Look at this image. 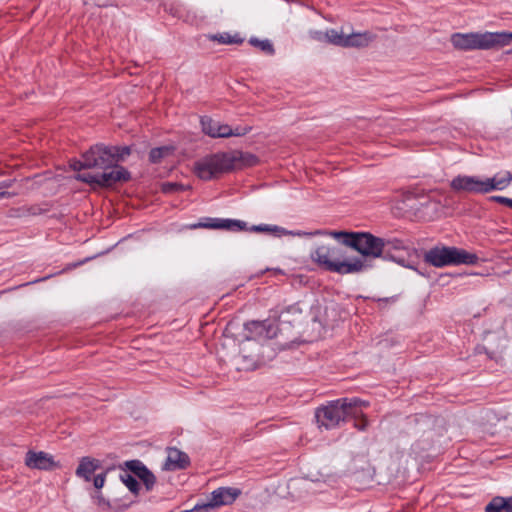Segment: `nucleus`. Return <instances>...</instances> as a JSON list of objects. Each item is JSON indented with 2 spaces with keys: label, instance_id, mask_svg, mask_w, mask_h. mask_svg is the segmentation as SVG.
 <instances>
[{
  "label": "nucleus",
  "instance_id": "f257e3e1",
  "mask_svg": "<svg viewBox=\"0 0 512 512\" xmlns=\"http://www.w3.org/2000/svg\"><path fill=\"white\" fill-rule=\"evenodd\" d=\"M70 167L75 171L98 169L102 172H83L76 179L94 187H111L130 179V173L122 166L114 165V158L109 146L96 144L82 155V160H72Z\"/></svg>",
  "mask_w": 512,
  "mask_h": 512
},
{
  "label": "nucleus",
  "instance_id": "f03ea898",
  "mask_svg": "<svg viewBox=\"0 0 512 512\" xmlns=\"http://www.w3.org/2000/svg\"><path fill=\"white\" fill-rule=\"evenodd\" d=\"M311 260L320 268L338 274L361 272L362 263L350 260L346 249L335 243H321L310 253Z\"/></svg>",
  "mask_w": 512,
  "mask_h": 512
},
{
  "label": "nucleus",
  "instance_id": "7ed1b4c3",
  "mask_svg": "<svg viewBox=\"0 0 512 512\" xmlns=\"http://www.w3.org/2000/svg\"><path fill=\"white\" fill-rule=\"evenodd\" d=\"M334 238L343 237V243L356 250L360 256L350 257L362 263L361 272L372 267V261L382 256L385 251V240L369 232H330Z\"/></svg>",
  "mask_w": 512,
  "mask_h": 512
},
{
  "label": "nucleus",
  "instance_id": "20e7f679",
  "mask_svg": "<svg viewBox=\"0 0 512 512\" xmlns=\"http://www.w3.org/2000/svg\"><path fill=\"white\" fill-rule=\"evenodd\" d=\"M362 406L368 403L359 398H341L318 407L315 418L319 428L326 430L339 427L348 417H355L361 413Z\"/></svg>",
  "mask_w": 512,
  "mask_h": 512
},
{
  "label": "nucleus",
  "instance_id": "39448f33",
  "mask_svg": "<svg viewBox=\"0 0 512 512\" xmlns=\"http://www.w3.org/2000/svg\"><path fill=\"white\" fill-rule=\"evenodd\" d=\"M512 40V33L486 32V33H455L451 36V43L459 50L490 49L508 45Z\"/></svg>",
  "mask_w": 512,
  "mask_h": 512
},
{
  "label": "nucleus",
  "instance_id": "423d86ee",
  "mask_svg": "<svg viewBox=\"0 0 512 512\" xmlns=\"http://www.w3.org/2000/svg\"><path fill=\"white\" fill-rule=\"evenodd\" d=\"M424 260L426 263L440 268L449 265H473L478 262L479 258L476 254L461 248L436 246L425 253Z\"/></svg>",
  "mask_w": 512,
  "mask_h": 512
},
{
  "label": "nucleus",
  "instance_id": "0eeeda50",
  "mask_svg": "<svg viewBox=\"0 0 512 512\" xmlns=\"http://www.w3.org/2000/svg\"><path fill=\"white\" fill-rule=\"evenodd\" d=\"M236 158L229 153L208 155L195 162L193 171L202 180H210L219 173L233 169Z\"/></svg>",
  "mask_w": 512,
  "mask_h": 512
},
{
  "label": "nucleus",
  "instance_id": "6e6552de",
  "mask_svg": "<svg viewBox=\"0 0 512 512\" xmlns=\"http://www.w3.org/2000/svg\"><path fill=\"white\" fill-rule=\"evenodd\" d=\"M241 494V491L237 488L232 487H220L216 490H214L207 503H204L202 505H196L193 508V511L195 512H207L211 509L223 506V505H230L232 504L238 496Z\"/></svg>",
  "mask_w": 512,
  "mask_h": 512
},
{
  "label": "nucleus",
  "instance_id": "1a4fd4ad",
  "mask_svg": "<svg viewBox=\"0 0 512 512\" xmlns=\"http://www.w3.org/2000/svg\"><path fill=\"white\" fill-rule=\"evenodd\" d=\"M247 340H267L277 335L278 327L270 320L251 321L245 324Z\"/></svg>",
  "mask_w": 512,
  "mask_h": 512
},
{
  "label": "nucleus",
  "instance_id": "9d476101",
  "mask_svg": "<svg viewBox=\"0 0 512 512\" xmlns=\"http://www.w3.org/2000/svg\"><path fill=\"white\" fill-rule=\"evenodd\" d=\"M192 228H211L228 231H242L247 229V224L241 220L208 218L205 222L194 224Z\"/></svg>",
  "mask_w": 512,
  "mask_h": 512
},
{
  "label": "nucleus",
  "instance_id": "9b49d317",
  "mask_svg": "<svg viewBox=\"0 0 512 512\" xmlns=\"http://www.w3.org/2000/svg\"><path fill=\"white\" fill-rule=\"evenodd\" d=\"M166 452H167V457L163 464L164 470H167V471L181 470V469H185L189 465L190 459H189V456L185 452H183L175 447L167 448Z\"/></svg>",
  "mask_w": 512,
  "mask_h": 512
},
{
  "label": "nucleus",
  "instance_id": "f8f14e48",
  "mask_svg": "<svg viewBox=\"0 0 512 512\" xmlns=\"http://www.w3.org/2000/svg\"><path fill=\"white\" fill-rule=\"evenodd\" d=\"M25 464L31 469L49 470L56 466L54 459L43 451H28L25 457Z\"/></svg>",
  "mask_w": 512,
  "mask_h": 512
},
{
  "label": "nucleus",
  "instance_id": "ddd939ff",
  "mask_svg": "<svg viewBox=\"0 0 512 512\" xmlns=\"http://www.w3.org/2000/svg\"><path fill=\"white\" fill-rule=\"evenodd\" d=\"M100 467V461L91 457L81 458L79 465L76 469V475L83 478L85 481H90L92 475Z\"/></svg>",
  "mask_w": 512,
  "mask_h": 512
},
{
  "label": "nucleus",
  "instance_id": "4468645a",
  "mask_svg": "<svg viewBox=\"0 0 512 512\" xmlns=\"http://www.w3.org/2000/svg\"><path fill=\"white\" fill-rule=\"evenodd\" d=\"M488 193L495 190H504L512 182V174L509 171L497 173L493 177L485 178Z\"/></svg>",
  "mask_w": 512,
  "mask_h": 512
},
{
  "label": "nucleus",
  "instance_id": "2eb2a0df",
  "mask_svg": "<svg viewBox=\"0 0 512 512\" xmlns=\"http://www.w3.org/2000/svg\"><path fill=\"white\" fill-rule=\"evenodd\" d=\"M376 36L370 31L352 32L348 34L347 48H365L369 46Z\"/></svg>",
  "mask_w": 512,
  "mask_h": 512
},
{
  "label": "nucleus",
  "instance_id": "dca6fc26",
  "mask_svg": "<svg viewBox=\"0 0 512 512\" xmlns=\"http://www.w3.org/2000/svg\"><path fill=\"white\" fill-rule=\"evenodd\" d=\"M251 131L250 126H238L231 128L228 124L221 123L217 126V133L215 138H228V137H240L248 134Z\"/></svg>",
  "mask_w": 512,
  "mask_h": 512
},
{
  "label": "nucleus",
  "instance_id": "f3484780",
  "mask_svg": "<svg viewBox=\"0 0 512 512\" xmlns=\"http://www.w3.org/2000/svg\"><path fill=\"white\" fill-rule=\"evenodd\" d=\"M485 512H512V496H496L486 505Z\"/></svg>",
  "mask_w": 512,
  "mask_h": 512
},
{
  "label": "nucleus",
  "instance_id": "a211bd4d",
  "mask_svg": "<svg viewBox=\"0 0 512 512\" xmlns=\"http://www.w3.org/2000/svg\"><path fill=\"white\" fill-rule=\"evenodd\" d=\"M324 38L329 44L347 48L348 34H345L342 30L329 29L325 31Z\"/></svg>",
  "mask_w": 512,
  "mask_h": 512
},
{
  "label": "nucleus",
  "instance_id": "6ab92c4d",
  "mask_svg": "<svg viewBox=\"0 0 512 512\" xmlns=\"http://www.w3.org/2000/svg\"><path fill=\"white\" fill-rule=\"evenodd\" d=\"M450 186L454 191L471 193V176L459 175L452 179Z\"/></svg>",
  "mask_w": 512,
  "mask_h": 512
},
{
  "label": "nucleus",
  "instance_id": "aec40b11",
  "mask_svg": "<svg viewBox=\"0 0 512 512\" xmlns=\"http://www.w3.org/2000/svg\"><path fill=\"white\" fill-rule=\"evenodd\" d=\"M174 152L173 146H162L154 148L149 153V159L152 163H159L163 158L172 155Z\"/></svg>",
  "mask_w": 512,
  "mask_h": 512
},
{
  "label": "nucleus",
  "instance_id": "412c9836",
  "mask_svg": "<svg viewBox=\"0 0 512 512\" xmlns=\"http://www.w3.org/2000/svg\"><path fill=\"white\" fill-rule=\"evenodd\" d=\"M210 39L225 45L243 43V39L238 34L220 33L210 36Z\"/></svg>",
  "mask_w": 512,
  "mask_h": 512
},
{
  "label": "nucleus",
  "instance_id": "4be33fe9",
  "mask_svg": "<svg viewBox=\"0 0 512 512\" xmlns=\"http://www.w3.org/2000/svg\"><path fill=\"white\" fill-rule=\"evenodd\" d=\"M200 123H201L202 131L206 135H208L212 138H215V135L217 133V126H219L220 122L213 120L210 117L204 116V117H201Z\"/></svg>",
  "mask_w": 512,
  "mask_h": 512
},
{
  "label": "nucleus",
  "instance_id": "5701e85b",
  "mask_svg": "<svg viewBox=\"0 0 512 512\" xmlns=\"http://www.w3.org/2000/svg\"><path fill=\"white\" fill-rule=\"evenodd\" d=\"M109 148L114 158V165H116L117 162L124 160L125 157L131 153V148L129 146H109Z\"/></svg>",
  "mask_w": 512,
  "mask_h": 512
},
{
  "label": "nucleus",
  "instance_id": "b1692460",
  "mask_svg": "<svg viewBox=\"0 0 512 512\" xmlns=\"http://www.w3.org/2000/svg\"><path fill=\"white\" fill-rule=\"evenodd\" d=\"M249 43L252 46L260 49L261 51H263V52H265V53H267L269 55H273L274 52H275L272 43L269 40H267V39L259 40L257 38H250Z\"/></svg>",
  "mask_w": 512,
  "mask_h": 512
},
{
  "label": "nucleus",
  "instance_id": "393cba45",
  "mask_svg": "<svg viewBox=\"0 0 512 512\" xmlns=\"http://www.w3.org/2000/svg\"><path fill=\"white\" fill-rule=\"evenodd\" d=\"M471 193H476V194L488 193L487 183L485 182V178L471 176Z\"/></svg>",
  "mask_w": 512,
  "mask_h": 512
},
{
  "label": "nucleus",
  "instance_id": "a878e982",
  "mask_svg": "<svg viewBox=\"0 0 512 512\" xmlns=\"http://www.w3.org/2000/svg\"><path fill=\"white\" fill-rule=\"evenodd\" d=\"M121 480L132 493H134V494L138 493L139 483L134 476H132L128 473H125V474L121 475Z\"/></svg>",
  "mask_w": 512,
  "mask_h": 512
},
{
  "label": "nucleus",
  "instance_id": "bb28decb",
  "mask_svg": "<svg viewBox=\"0 0 512 512\" xmlns=\"http://www.w3.org/2000/svg\"><path fill=\"white\" fill-rule=\"evenodd\" d=\"M138 478L144 483L147 491L151 490L156 483L154 474L148 469L142 470Z\"/></svg>",
  "mask_w": 512,
  "mask_h": 512
},
{
  "label": "nucleus",
  "instance_id": "cd10ccee",
  "mask_svg": "<svg viewBox=\"0 0 512 512\" xmlns=\"http://www.w3.org/2000/svg\"><path fill=\"white\" fill-rule=\"evenodd\" d=\"M185 189L184 185L175 182H165L161 185V190L167 194L184 191Z\"/></svg>",
  "mask_w": 512,
  "mask_h": 512
},
{
  "label": "nucleus",
  "instance_id": "c85d7f7f",
  "mask_svg": "<svg viewBox=\"0 0 512 512\" xmlns=\"http://www.w3.org/2000/svg\"><path fill=\"white\" fill-rule=\"evenodd\" d=\"M126 467L132 471L137 477L142 473V470L147 469L145 465L139 460H131L126 462Z\"/></svg>",
  "mask_w": 512,
  "mask_h": 512
},
{
  "label": "nucleus",
  "instance_id": "c756f323",
  "mask_svg": "<svg viewBox=\"0 0 512 512\" xmlns=\"http://www.w3.org/2000/svg\"><path fill=\"white\" fill-rule=\"evenodd\" d=\"M254 232H283L284 230L278 226H270L267 224L254 225L250 228Z\"/></svg>",
  "mask_w": 512,
  "mask_h": 512
},
{
  "label": "nucleus",
  "instance_id": "7c9ffc66",
  "mask_svg": "<svg viewBox=\"0 0 512 512\" xmlns=\"http://www.w3.org/2000/svg\"><path fill=\"white\" fill-rule=\"evenodd\" d=\"M385 245H386V248H385L384 252H390L392 249H395V250L405 249L404 243L398 239L391 240V241H385Z\"/></svg>",
  "mask_w": 512,
  "mask_h": 512
},
{
  "label": "nucleus",
  "instance_id": "2f4dec72",
  "mask_svg": "<svg viewBox=\"0 0 512 512\" xmlns=\"http://www.w3.org/2000/svg\"><path fill=\"white\" fill-rule=\"evenodd\" d=\"M491 201L504 204L512 209V199L504 196H492L490 197Z\"/></svg>",
  "mask_w": 512,
  "mask_h": 512
},
{
  "label": "nucleus",
  "instance_id": "473e14b6",
  "mask_svg": "<svg viewBox=\"0 0 512 512\" xmlns=\"http://www.w3.org/2000/svg\"><path fill=\"white\" fill-rule=\"evenodd\" d=\"M94 487L101 489L105 484V474H98L93 478Z\"/></svg>",
  "mask_w": 512,
  "mask_h": 512
},
{
  "label": "nucleus",
  "instance_id": "72a5a7b5",
  "mask_svg": "<svg viewBox=\"0 0 512 512\" xmlns=\"http://www.w3.org/2000/svg\"><path fill=\"white\" fill-rule=\"evenodd\" d=\"M365 407H366V406H362L361 410H362L363 408H365ZM359 416H361V417H362V419H361V421H360V422H359V421H356V422H355V427H356L358 430H364V429L367 427V425H368V421H367V419H366L365 417H363L362 412H361V413H359V415H358L357 417H359Z\"/></svg>",
  "mask_w": 512,
  "mask_h": 512
},
{
  "label": "nucleus",
  "instance_id": "f704fd0d",
  "mask_svg": "<svg viewBox=\"0 0 512 512\" xmlns=\"http://www.w3.org/2000/svg\"><path fill=\"white\" fill-rule=\"evenodd\" d=\"M95 502L101 508H105L106 506H108V503L105 501V499H104V497L102 496L101 493H98L95 496Z\"/></svg>",
  "mask_w": 512,
  "mask_h": 512
},
{
  "label": "nucleus",
  "instance_id": "c9c22d12",
  "mask_svg": "<svg viewBox=\"0 0 512 512\" xmlns=\"http://www.w3.org/2000/svg\"><path fill=\"white\" fill-rule=\"evenodd\" d=\"M418 196L419 195H418L416 189H410V190H407L406 192H404V197L406 199L416 198Z\"/></svg>",
  "mask_w": 512,
  "mask_h": 512
},
{
  "label": "nucleus",
  "instance_id": "e433bc0d",
  "mask_svg": "<svg viewBox=\"0 0 512 512\" xmlns=\"http://www.w3.org/2000/svg\"><path fill=\"white\" fill-rule=\"evenodd\" d=\"M324 34L325 32H321V31H316L312 34V37L317 40V41H320V42H326L325 38H324Z\"/></svg>",
  "mask_w": 512,
  "mask_h": 512
},
{
  "label": "nucleus",
  "instance_id": "4c0bfd02",
  "mask_svg": "<svg viewBox=\"0 0 512 512\" xmlns=\"http://www.w3.org/2000/svg\"><path fill=\"white\" fill-rule=\"evenodd\" d=\"M323 234H327V232L325 231H322V230H317L315 232H304L303 235H306V236H312V235H323Z\"/></svg>",
  "mask_w": 512,
  "mask_h": 512
},
{
  "label": "nucleus",
  "instance_id": "58836bf2",
  "mask_svg": "<svg viewBox=\"0 0 512 512\" xmlns=\"http://www.w3.org/2000/svg\"><path fill=\"white\" fill-rule=\"evenodd\" d=\"M287 311H288V312H290V311H294V312H296V311H297V309H296L295 307H290Z\"/></svg>",
  "mask_w": 512,
  "mask_h": 512
},
{
  "label": "nucleus",
  "instance_id": "ea45409f",
  "mask_svg": "<svg viewBox=\"0 0 512 512\" xmlns=\"http://www.w3.org/2000/svg\"><path fill=\"white\" fill-rule=\"evenodd\" d=\"M394 260L398 263H402L403 262V259H399V258H394Z\"/></svg>",
  "mask_w": 512,
  "mask_h": 512
}]
</instances>
